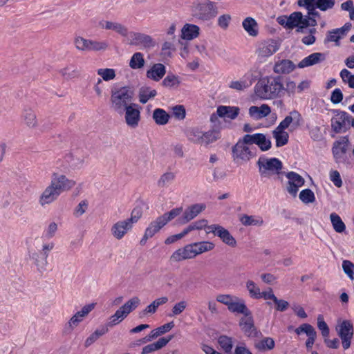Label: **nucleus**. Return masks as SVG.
Wrapping results in <instances>:
<instances>
[{"label": "nucleus", "mask_w": 354, "mask_h": 354, "mask_svg": "<svg viewBox=\"0 0 354 354\" xmlns=\"http://www.w3.org/2000/svg\"><path fill=\"white\" fill-rule=\"evenodd\" d=\"M75 185V180L68 178L65 175L53 173L50 184L39 197V205L44 207L53 203L62 192L70 190Z\"/></svg>", "instance_id": "obj_1"}, {"label": "nucleus", "mask_w": 354, "mask_h": 354, "mask_svg": "<svg viewBox=\"0 0 354 354\" xmlns=\"http://www.w3.org/2000/svg\"><path fill=\"white\" fill-rule=\"evenodd\" d=\"M254 91L256 97L261 100L280 98L284 95L283 77L274 75L262 77L255 84Z\"/></svg>", "instance_id": "obj_2"}, {"label": "nucleus", "mask_w": 354, "mask_h": 354, "mask_svg": "<svg viewBox=\"0 0 354 354\" xmlns=\"http://www.w3.org/2000/svg\"><path fill=\"white\" fill-rule=\"evenodd\" d=\"M133 91L129 86L113 88L110 97V108L119 115L124 114L125 109L132 105Z\"/></svg>", "instance_id": "obj_3"}, {"label": "nucleus", "mask_w": 354, "mask_h": 354, "mask_svg": "<svg viewBox=\"0 0 354 354\" xmlns=\"http://www.w3.org/2000/svg\"><path fill=\"white\" fill-rule=\"evenodd\" d=\"M189 12L195 19L209 21L216 16L218 10L210 0H194L189 6Z\"/></svg>", "instance_id": "obj_4"}, {"label": "nucleus", "mask_w": 354, "mask_h": 354, "mask_svg": "<svg viewBox=\"0 0 354 354\" xmlns=\"http://www.w3.org/2000/svg\"><path fill=\"white\" fill-rule=\"evenodd\" d=\"M251 144L245 135L239 139L232 149V158L235 164L243 165L248 162L254 156Z\"/></svg>", "instance_id": "obj_5"}, {"label": "nucleus", "mask_w": 354, "mask_h": 354, "mask_svg": "<svg viewBox=\"0 0 354 354\" xmlns=\"http://www.w3.org/2000/svg\"><path fill=\"white\" fill-rule=\"evenodd\" d=\"M259 171L261 177L270 178L274 175L281 174L283 164L276 158H267L260 157L257 161Z\"/></svg>", "instance_id": "obj_6"}, {"label": "nucleus", "mask_w": 354, "mask_h": 354, "mask_svg": "<svg viewBox=\"0 0 354 354\" xmlns=\"http://www.w3.org/2000/svg\"><path fill=\"white\" fill-rule=\"evenodd\" d=\"M140 304V299L137 297H134L127 301L123 306L119 308L115 313L111 315L105 327H113L114 326L122 322L130 313L135 310Z\"/></svg>", "instance_id": "obj_7"}, {"label": "nucleus", "mask_w": 354, "mask_h": 354, "mask_svg": "<svg viewBox=\"0 0 354 354\" xmlns=\"http://www.w3.org/2000/svg\"><path fill=\"white\" fill-rule=\"evenodd\" d=\"M54 247L55 244L53 242L47 243L42 245L41 250L29 252L30 259L33 261L39 272L46 271L49 253Z\"/></svg>", "instance_id": "obj_8"}, {"label": "nucleus", "mask_w": 354, "mask_h": 354, "mask_svg": "<svg viewBox=\"0 0 354 354\" xmlns=\"http://www.w3.org/2000/svg\"><path fill=\"white\" fill-rule=\"evenodd\" d=\"M279 48V44L274 40L269 39L261 42L257 50L256 54L259 60L263 61L272 56Z\"/></svg>", "instance_id": "obj_9"}, {"label": "nucleus", "mask_w": 354, "mask_h": 354, "mask_svg": "<svg viewBox=\"0 0 354 354\" xmlns=\"http://www.w3.org/2000/svg\"><path fill=\"white\" fill-rule=\"evenodd\" d=\"M353 330V324L348 320L342 322L336 327V330L342 339V346L344 349L348 348L351 346Z\"/></svg>", "instance_id": "obj_10"}, {"label": "nucleus", "mask_w": 354, "mask_h": 354, "mask_svg": "<svg viewBox=\"0 0 354 354\" xmlns=\"http://www.w3.org/2000/svg\"><path fill=\"white\" fill-rule=\"evenodd\" d=\"M209 230L208 232H212L218 236L221 241L226 245L234 248L236 246V241L230 232L219 225H212L207 227Z\"/></svg>", "instance_id": "obj_11"}, {"label": "nucleus", "mask_w": 354, "mask_h": 354, "mask_svg": "<svg viewBox=\"0 0 354 354\" xmlns=\"http://www.w3.org/2000/svg\"><path fill=\"white\" fill-rule=\"evenodd\" d=\"M129 44L134 46H140L142 48H151L155 46L156 42L148 35L140 32H130Z\"/></svg>", "instance_id": "obj_12"}, {"label": "nucleus", "mask_w": 354, "mask_h": 354, "mask_svg": "<svg viewBox=\"0 0 354 354\" xmlns=\"http://www.w3.org/2000/svg\"><path fill=\"white\" fill-rule=\"evenodd\" d=\"M285 176L288 178L287 191L293 196H296L299 188L304 185V178L296 172L290 171L285 173Z\"/></svg>", "instance_id": "obj_13"}, {"label": "nucleus", "mask_w": 354, "mask_h": 354, "mask_svg": "<svg viewBox=\"0 0 354 354\" xmlns=\"http://www.w3.org/2000/svg\"><path fill=\"white\" fill-rule=\"evenodd\" d=\"M302 117L297 111H291L277 126L283 130L289 128L290 131H294L301 124Z\"/></svg>", "instance_id": "obj_14"}, {"label": "nucleus", "mask_w": 354, "mask_h": 354, "mask_svg": "<svg viewBox=\"0 0 354 354\" xmlns=\"http://www.w3.org/2000/svg\"><path fill=\"white\" fill-rule=\"evenodd\" d=\"M196 254L192 243L176 250L171 255L169 261L172 263H177L187 259L195 258Z\"/></svg>", "instance_id": "obj_15"}, {"label": "nucleus", "mask_w": 354, "mask_h": 354, "mask_svg": "<svg viewBox=\"0 0 354 354\" xmlns=\"http://www.w3.org/2000/svg\"><path fill=\"white\" fill-rule=\"evenodd\" d=\"M132 227L133 225L127 219L118 221L112 225L111 232L115 239L120 240L131 230Z\"/></svg>", "instance_id": "obj_16"}, {"label": "nucleus", "mask_w": 354, "mask_h": 354, "mask_svg": "<svg viewBox=\"0 0 354 354\" xmlns=\"http://www.w3.org/2000/svg\"><path fill=\"white\" fill-rule=\"evenodd\" d=\"M348 145V139L347 137H343L341 140L334 142L332 151L336 162H342L345 160Z\"/></svg>", "instance_id": "obj_17"}, {"label": "nucleus", "mask_w": 354, "mask_h": 354, "mask_svg": "<svg viewBox=\"0 0 354 354\" xmlns=\"http://www.w3.org/2000/svg\"><path fill=\"white\" fill-rule=\"evenodd\" d=\"M245 136L251 145H257L262 151H266L272 147L270 139L263 133L245 134Z\"/></svg>", "instance_id": "obj_18"}, {"label": "nucleus", "mask_w": 354, "mask_h": 354, "mask_svg": "<svg viewBox=\"0 0 354 354\" xmlns=\"http://www.w3.org/2000/svg\"><path fill=\"white\" fill-rule=\"evenodd\" d=\"M124 113L125 122L129 127L136 128L138 126L140 120V112L137 104H133L129 106L125 109Z\"/></svg>", "instance_id": "obj_19"}, {"label": "nucleus", "mask_w": 354, "mask_h": 354, "mask_svg": "<svg viewBox=\"0 0 354 354\" xmlns=\"http://www.w3.org/2000/svg\"><path fill=\"white\" fill-rule=\"evenodd\" d=\"M206 206L203 203H196L189 206L184 212L183 217L179 219L181 224H186L200 213L205 210Z\"/></svg>", "instance_id": "obj_20"}, {"label": "nucleus", "mask_w": 354, "mask_h": 354, "mask_svg": "<svg viewBox=\"0 0 354 354\" xmlns=\"http://www.w3.org/2000/svg\"><path fill=\"white\" fill-rule=\"evenodd\" d=\"M295 332L298 335L304 333L308 336L306 346L308 350L311 349L317 337V332L315 328L309 324H303L297 328Z\"/></svg>", "instance_id": "obj_21"}, {"label": "nucleus", "mask_w": 354, "mask_h": 354, "mask_svg": "<svg viewBox=\"0 0 354 354\" xmlns=\"http://www.w3.org/2000/svg\"><path fill=\"white\" fill-rule=\"evenodd\" d=\"M21 118L23 124L28 129H34L38 126V120L35 111L29 107L22 110Z\"/></svg>", "instance_id": "obj_22"}, {"label": "nucleus", "mask_w": 354, "mask_h": 354, "mask_svg": "<svg viewBox=\"0 0 354 354\" xmlns=\"http://www.w3.org/2000/svg\"><path fill=\"white\" fill-rule=\"evenodd\" d=\"M241 330L248 337H256L258 331L254 326L252 313L248 315H244L240 320L239 324Z\"/></svg>", "instance_id": "obj_23"}, {"label": "nucleus", "mask_w": 354, "mask_h": 354, "mask_svg": "<svg viewBox=\"0 0 354 354\" xmlns=\"http://www.w3.org/2000/svg\"><path fill=\"white\" fill-rule=\"evenodd\" d=\"M351 27V25L350 24H346L340 28H336L329 31L325 41H334L336 43L337 46H339V40L346 35Z\"/></svg>", "instance_id": "obj_24"}, {"label": "nucleus", "mask_w": 354, "mask_h": 354, "mask_svg": "<svg viewBox=\"0 0 354 354\" xmlns=\"http://www.w3.org/2000/svg\"><path fill=\"white\" fill-rule=\"evenodd\" d=\"M292 21V29L297 28V32H304V30L308 28L307 16L304 15L301 12H294L290 14Z\"/></svg>", "instance_id": "obj_25"}, {"label": "nucleus", "mask_w": 354, "mask_h": 354, "mask_svg": "<svg viewBox=\"0 0 354 354\" xmlns=\"http://www.w3.org/2000/svg\"><path fill=\"white\" fill-rule=\"evenodd\" d=\"M271 113L270 107L266 104H263L260 106H252L249 109L250 116L255 120H259Z\"/></svg>", "instance_id": "obj_26"}, {"label": "nucleus", "mask_w": 354, "mask_h": 354, "mask_svg": "<svg viewBox=\"0 0 354 354\" xmlns=\"http://www.w3.org/2000/svg\"><path fill=\"white\" fill-rule=\"evenodd\" d=\"M239 219L241 223L246 227H261L264 224L263 218L259 215L241 214L239 216Z\"/></svg>", "instance_id": "obj_27"}, {"label": "nucleus", "mask_w": 354, "mask_h": 354, "mask_svg": "<svg viewBox=\"0 0 354 354\" xmlns=\"http://www.w3.org/2000/svg\"><path fill=\"white\" fill-rule=\"evenodd\" d=\"M200 35V28L195 24H185L181 29V38L185 40H192Z\"/></svg>", "instance_id": "obj_28"}, {"label": "nucleus", "mask_w": 354, "mask_h": 354, "mask_svg": "<svg viewBox=\"0 0 354 354\" xmlns=\"http://www.w3.org/2000/svg\"><path fill=\"white\" fill-rule=\"evenodd\" d=\"M295 65L289 59H282L275 62L273 71L277 74H288L293 71Z\"/></svg>", "instance_id": "obj_29"}, {"label": "nucleus", "mask_w": 354, "mask_h": 354, "mask_svg": "<svg viewBox=\"0 0 354 354\" xmlns=\"http://www.w3.org/2000/svg\"><path fill=\"white\" fill-rule=\"evenodd\" d=\"M326 56L322 53H314L310 54L309 56L303 59L299 64L298 67L303 68L305 67L313 66L324 60H325Z\"/></svg>", "instance_id": "obj_30"}, {"label": "nucleus", "mask_w": 354, "mask_h": 354, "mask_svg": "<svg viewBox=\"0 0 354 354\" xmlns=\"http://www.w3.org/2000/svg\"><path fill=\"white\" fill-rule=\"evenodd\" d=\"M166 73L165 66L162 64H155L147 71V77L153 81L158 82Z\"/></svg>", "instance_id": "obj_31"}, {"label": "nucleus", "mask_w": 354, "mask_h": 354, "mask_svg": "<svg viewBox=\"0 0 354 354\" xmlns=\"http://www.w3.org/2000/svg\"><path fill=\"white\" fill-rule=\"evenodd\" d=\"M228 310L232 313H241L244 315L251 314V311L247 308L245 301L236 297L233 299Z\"/></svg>", "instance_id": "obj_32"}, {"label": "nucleus", "mask_w": 354, "mask_h": 354, "mask_svg": "<svg viewBox=\"0 0 354 354\" xmlns=\"http://www.w3.org/2000/svg\"><path fill=\"white\" fill-rule=\"evenodd\" d=\"M242 26L244 30L251 37H257L259 34V25L257 21L251 17H248L242 21Z\"/></svg>", "instance_id": "obj_33"}, {"label": "nucleus", "mask_w": 354, "mask_h": 354, "mask_svg": "<svg viewBox=\"0 0 354 354\" xmlns=\"http://www.w3.org/2000/svg\"><path fill=\"white\" fill-rule=\"evenodd\" d=\"M239 113V108L236 106H219L216 110V114L221 118L235 119Z\"/></svg>", "instance_id": "obj_34"}, {"label": "nucleus", "mask_w": 354, "mask_h": 354, "mask_svg": "<svg viewBox=\"0 0 354 354\" xmlns=\"http://www.w3.org/2000/svg\"><path fill=\"white\" fill-rule=\"evenodd\" d=\"M171 338V336L169 337H161L157 342L144 346L142 348V354H149L161 349L168 344Z\"/></svg>", "instance_id": "obj_35"}, {"label": "nucleus", "mask_w": 354, "mask_h": 354, "mask_svg": "<svg viewBox=\"0 0 354 354\" xmlns=\"http://www.w3.org/2000/svg\"><path fill=\"white\" fill-rule=\"evenodd\" d=\"M186 136L189 141L197 145H203V131L198 127H190L186 131Z\"/></svg>", "instance_id": "obj_36"}, {"label": "nucleus", "mask_w": 354, "mask_h": 354, "mask_svg": "<svg viewBox=\"0 0 354 354\" xmlns=\"http://www.w3.org/2000/svg\"><path fill=\"white\" fill-rule=\"evenodd\" d=\"M196 256L209 252L215 248V244L211 241H201L192 243Z\"/></svg>", "instance_id": "obj_37"}, {"label": "nucleus", "mask_w": 354, "mask_h": 354, "mask_svg": "<svg viewBox=\"0 0 354 354\" xmlns=\"http://www.w3.org/2000/svg\"><path fill=\"white\" fill-rule=\"evenodd\" d=\"M275 345L272 338L266 337L255 342L254 347L259 351L265 352L274 348Z\"/></svg>", "instance_id": "obj_38"}, {"label": "nucleus", "mask_w": 354, "mask_h": 354, "mask_svg": "<svg viewBox=\"0 0 354 354\" xmlns=\"http://www.w3.org/2000/svg\"><path fill=\"white\" fill-rule=\"evenodd\" d=\"M166 224L165 220H163L160 216H158L155 221H152L145 230L147 231V236H154Z\"/></svg>", "instance_id": "obj_39"}, {"label": "nucleus", "mask_w": 354, "mask_h": 354, "mask_svg": "<svg viewBox=\"0 0 354 354\" xmlns=\"http://www.w3.org/2000/svg\"><path fill=\"white\" fill-rule=\"evenodd\" d=\"M272 135L276 140V146L277 147L284 146L288 143V134L287 132L284 131L283 129H279V127H277L272 131Z\"/></svg>", "instance_id": "obj_40"}, {"label": "nucleus", "mask_w": 354, "mask_h": 354, "mask_svg": "<svg viewBox=\"0 0 354 354\" xmlns=\"http://www.w3.org/2000/svg\"><path fill=\"white\" fill-rule=\"evenodd\" d=\"M252 84V81L248 80V78L244 76L239 80L232 81L229 84V87L232 89L242 91L249 88Z\"/></svg>", "instance_id": "obj_41"}, {"label": "nucleus", "mask_w": 354, "mask_h": 354, "mask_svg": "<svg viewBox=\"0 0 354 354\" xmlns=\"http://www.w3.org/2000/svg\"><path fill=\"white\" fill-rule=\"evenodd\" d=\"M108 330L109 329L104 326H102L100 328L95 330L86 339L84 342V346L86 348L89 347L95 342H96L101 336L106 334L108 332Z\"/></svg>", "instance_id": "obj_42"}, {"label": "nucleus", "mask_w": 354, "mask_h": 354, "mask_svg": "<svg viewBox=\"0 0 354 354\" xmlns=\"http://www.w3.org/2000/svg\"><path fill=\"white\" fill-rule=\"evenodd\" d=\"M156 94V90L151 89L147 86H143L140 88L139 91V101L142 104H145L149 99L154 97Z\"/></svg>", "instance_id": "obj_43"}, {"label": "nucleus", "mask_w": 354, "mask_h": 354, "mask_svg": "<svg viewBox=\"0 0 354 354\" xmlns=\"http://www.w3.org/2000/svg\"><path fill=\"white\" fill-rule=\"evenodd\" d=\"M153 118L158 125L166 124L169 119V115L162 109H156L153 113Z\"/></svg>", "instance_id": "obj_44"}, {"label": "nucleus", "mask_w": 354, "mask_h": 354, "mask_svg": "<svg viewBox=\"0 0 354 354\" xmlns=\"http://www.w3.org/2000/svg\"><path fill=\"white\" fill-rule=\"evenodd\" d=\"M60 74L66 80H72L80 75V71L75 66H68L61 69Z\"/></svg>", "instance_id": "obj_45"}, {"label": "nucleus", "mask_w": 354, "mask_h": 354, "mask_svg": "<svg viewBox=\"0 0 354 354\" xmlns=\"http://www.w3.org/2000/svg\"><path fill=\"white\" fill-rule=\"evenodd\" d=\"M145 59L142 53H135L129 62V66L132 69H140L145 66Z\"/></svg>", "instance_id": "obj_46"}, {"label": "nucleus", "mask_w": 354, "mask_h": 354, "mask_svg": "<svg viewBox=\"0 0 354 354\" xmlns=\"http://www.w3.org/2000/svg\"><path fill=\"white\" fill-rule=\"evenodd\" d=\"M330 219L334 230L337 232L341 233L345 230V224L338 214L334 212L331 213L330 215Z\"/></svg>", "instance_id": "obj_47"}, {"label": "nucleus", "mask_w": 354, "mask_h": 354, "mask_svg": "<svg viewBox=\"0 0 354 354\" xmlns=\"http://www.w3.org/2000/svg\"><path fill=\"white\" fill-rule=\"evenodd\" d=\"M297 3L301 7H305L308 10V13L306 16H310L311 17H319V13L316 11V6L310 1V0H298Z\"/></svg>", "instance_id": "obj_48"}, {"label": "nucleus", "mask_w": 354, "mask_h": 354, "mask_svg": "<svg viewBox=\"0 0 354 354\" xmlns=\"http://www.w3.org/2000/svg\"><path fill=\"white\" fill-rule=\"evenodd\" d=\"M218 342L225 353L232 354V349L233 347L232 338L225 335L221 336L218 339Z\"/></svg>", "instance_id": "obj_49"}, {"label": "nucleus", "mask_w": 354, "mask_h": 354, "mask_svg": "<svg viewBox=\"0 0 354 354\" xmlns=\"http://www.w3.org/2000/svg\"><path fill=\"white\" fill-rule=\"evenodd\" d=\"M315 6L322 11L332 9L335 3V0H310Z\"/></svg>", "instance_id": "obj_50"}, {"label": "nucleus", "mask_w": 354, "mask_h": 354, "mask_svg": "<svg viewBox=\"0 0 354 354\" xmlns=\"http://www.w3.org/2000/svg\"><path fill=\"white\" fill-rule=\"evenodd\" d=\"M246 288L249 292L250 296L253 299H260L261 290L259 287L252 280L246 281Z\"/></svg>", "instance_id": "obj_51"}, {"label": "nucleus", "mask_w": 354, "mask_h": 354, "mask_svg": "<svg viewBox=\"0 0 354 354\" xmlns=\"http://www.w3.org/2000/svg\"><path fill=\"white\" fill-rule=\"evenodd\" d=\"M74 44L78 50L89 52L90 39L78 36L75 38Z\"/></svg>", "instance_id": "obj_52"}, {"label": "nucleus", "mask_w": 354, "mask_h": 354, "mask_svg": "<svg viewBox=\"0 0 354 354\" xmlns=\"http://www.w3.org/2000/svg\"><path fill=\"white\" fill-rule=\"evenodd\" d=\"M176 174L174 172L169 171L163 174L158 181V185L160 187H167L175 179Z\"/></svg>", "instance_id": "obj_53"}, {"label": "nucleus", "mask_w": 354, "mask_h": 354, "mask_svg": "<svg viewBox=\"0 0 354 354\" xmlns=\"http://www.w3.org/2000/svg\"><path fill=\"white\" fill-rule=\"evenodd\" d=\"M220 133L217 131L203 132V145H207L220 138Z\"/></svg>", "instance_id": "obj_54"}, {"label": "nucleus", "mask_w": 354, "mask_h": 354, "mask_svg": "<svg viewBox=\"0 0 354 354\" xmlns=\"http://www.w3.org/2000/svg\"><path fill=\"white\" fill-rule=\"evenodd\" d=\"M83 321L76 313L71 317L68 322L66 324L64 330L66 333L72 332L79 324Z\"/></svg>", "instance_id": "obj_55"}, {"label": "nucleus", "mask_w": 354, "mask_h": 354, "mask_svg": "<svg viewBox=\"0 0 354 354\" xmlns=\"http://www.w3.org/2000/svg\"><path fill=\"white\" fill-rule=\"evenodd\" d=\"M86 157L84 155L73 154L71 157L70 165L73 169H80L84 165Z\"/></svg>", "instance_id": "obj_56"}, {"label": "nucleus", "mask_w": 354, "mask_h": 354, "mask_svg": "<svg viewBox=\"0 0 354 354\" xmlns=\"http://www.w3.org/2000/svg\"><path fill=\"white\" fill-rule=\"evenodd\" d=\"M180 84L179 79L177 76L169 74L167 75L162 82V85L167 88H173L178 86Z\"/></svg>", "instance_id": "obj_57"}, {"label": "nucleus", "mask_w": 354, "mask_h": 354, "mask_svg": "<svg viewBox=\"0 0 354 354\" xmlns=\"http://www.w3.org/2000/svg\"><path fill=\"white\" fill-rule=\"evenodd\" d=\"M174 326V322H169L151 331V335L154 339L158 337V336L165 333L166 332L169 331Z\"/></svg>", "instance_id": "obj_58"}, {"label": "nucleus", "mask_w": 354, "mask_h": 354, "mask_svg": "<svg viewBox=\"0 0 354 354\" xmlns=\"http://www.w3.org/2000/svg\"><path fill=\"white\" fill-rule=\"evenodd\" d=\"M107 30H113L123 37H126L128 35L127 28L118 22L110 21L109 28Z\"/></svg>", "instance_id": "obj_59"}, {"label": "nucleus", "mask_w": 354, "mask_h": 354, "mask_svg": "<svg viewBox=\"0 0 354 354\" xmlns=\"http://www.w3.org/2000/svg\"><path fill=\"white\" fill-rule=\"evenodd\" d=\"M300 200L304 203H310L315 201V196L313 192L310 189L302 190L299 194Z\"/></svg>", "instance_id": "obj_60"}, {"label": "nucleus", "mask_w": 354, "mask_h": 354, "mask_svg": "<svg viewBox=\"0 0 354 354\" xmlns=\"http://www.w3.org/2000/svg\"><path fill=\"white\" fill-rule=\"evenodd\" d=\"M97 75L104 81H110L115 77V70L112 68H100L97 70Z\"/></svg>", "instance_id": "obj_61"}, {"label": "nucleus", "mask_w": 354, "mask_h": 354, "mask_svg": "<svg viewBox=\"0 0 354 354\" xmlns=\"http://www.w3.org/2000/svg\"><path fill=\"white\" fill-rule=\"evenodd\" d=\"M89 45V51L105 50L109 46L108 43L105 41H100L91 39H90Z\"/></svg>", "instance_id": "obj_62"}, {"label": "nucleus", "mask_w": 354, "mask_h": 354, "mask_svg": "<svg viewBox=\"0 0 354 354\" xmlns=\"http://www.w3.org/2000/svg\"><path fill=\"white\" fill-rule=\"evenodd\" d=\"M342 269L351 280H354V263L348 260H344Z\"/></svg>", "instance_id": "obj_63"}, {"label": "nucleus", "mask_w": 354, "mask_h": 354, "mask_svg": "<svg viewBox=\"0 0 354 354\" xmlns=\"http://www.w3.org/2000/svg\"><path fill=\"white\" fill-rule=\"evenodd\" d=\"M248 80H252V82L257 79L261 77L264 72L260 68L259 65L253 66L248 71Z\"/></svg>", "instance_id": "obj_64"}]
</instances>
